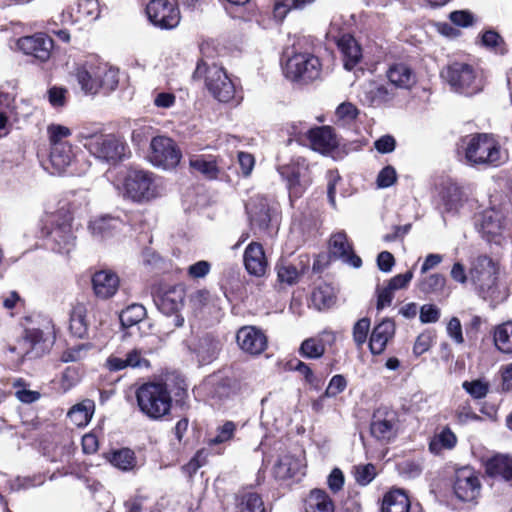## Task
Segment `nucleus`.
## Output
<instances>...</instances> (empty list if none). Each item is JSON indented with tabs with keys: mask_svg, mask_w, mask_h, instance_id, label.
<instances>
[{
	"mask_svg": "<svg viewBox=\"0 0 512 512\" xmlns=\"http://www.w3.org/2000/svg\"><path fill=\"white\" fill-rule=\"evenodd\" d=\"M76 200L65 209L46 213L39 221V238L41 246L58 253H68L76 244L75 230L72 226L73 213L77 206Z\"/></svg>",
	"mask_w": 512,
	"mask_h": 512,
	"instance_id": "f257e3e1",
	"label": "nucleus"
},
{
	"mask_svg": "<svg viewBox=\"0 0 512 512\" xmlns=\"http://www.w3.org/2000/svg\"><path fill=\"white\" fill-rule=\"evenodd\" d=\"M459 149L463 154V161L471 167L497 168L509 160L508 151L494 135L488 133L464 137Z\"/></svg>",
	"mask_w": 512,
	"mask_h": 512,
	"instance_id": "f03ea898",
	"label": "nucleus"
},
{
	"mask_svg": "<svg viewBox=\"0 0 512 512\" xmlns=\"http://www.w3.org/2000/svg\"><path fill=\"white\" fill-rule=\"evenodd\" d=\"M499 268L488 256H478L470 265L469 280L477 294L496 305L508 297V289L498 280Z\"/></svg>",
	"mask_w": 512,
	"mask_h": 512,
	"instance_id": "7ed1b4c3",
	"label": "nucleus"
},
{
	"mask_svg": "<svg viewBox=\"0 0 512 512\" xmlns=\"http://www.w3.org/2000/svg\"><path fill=\"white\" fill-rule=\"evenodd\" d=\"M74 75L87 95H95L100 90L114 91L119 83L118 70L95 57L77 64Z\"/></svg>",
	"mask_w": 512,
	"mask_h": 512,
	"instance_id": "20e7f679",
	"label": "nucleus"
},
{
	"mask_svg": "<svg viewBox=\"0 0 512 512\" xmlns=\"http://www.w3.org/2000/svg\"><path fill=\"white\" fill-rule=\"evenodd\" d=\"M77 139L96 158L108 163L122 160L126 154L127 145L113 134H103L99 129L82 128Z\"/></svg>",
	"mask_w": 512,
	"mask_h": 512,
	"instance_id": "39448f33",
	"label": "nucleus"
},
{
	"mask_svg": "<svg viewBox=\"0 0 512 512\" xmlns=\"http://www.w3.org/2000/svg\"><path fill=\"white\" fill-rule=\"evenodd\" d=\"M135 395L139 410L152 420L163 418L171 410L172 397L165 383H143L136 389Z\"/></svg>",
	"mask_w": 512,
	"mask_h": 512,
	"instance_id": "423d86ee",
	"label": "nucleus"
},
{
	"mask_svg": "<svg viewBox=\"0 0 512 512\" xmlns=\"http://www.w3.org/2000/svg\"><path fill=\"white\" fill-rule=\"evenodd\" d=\"M124 196L134 202L150 201L162 192L160 179L151 171L129 169L124 176Z\"/></svg>",
	"mask_w": 512,
	"mask_h": 512,
	"instance_id": "0eeeda50",
	"label": "nucleus"
},
{
	"mask_svg": "<svg viewBox=\"0 0 512 512\" xmlns=\"http://www.w3.org/2000/svg\"><path fill=\"white\" fill-rule=\"evenodd\" d=\"M287 79L298 84H309L321 77L322 63L320 59L308 51L294 50L287 56L284 68Z\"/></svg>",
	"mask_w": 512,
	"mask_h": 512,
	"instance_id": "6e6552de",
	"label": "nucleus"
},
{
	"mask_svg": "<svg viewBox=\"0 0 512 512\" xmlns=\"http://www.w3.org/2000/svg\"><path fill=\"white\" fill-rule=\"evenodd\" d=\"M194 77H204L207 89L218 101L228 103L236 99L235 84L223 67L215 63L208 64L202 60L197 64Z\"/></svg>",
	"mask_w": 512,
	"mask_h": 512,
	"instance_id": "1a4fd4ad",
	"label": "nucleus"
},
{
	"mask_svg": "<svg viewBox=\"0 0 512 512\" xmlns=\"http://www.w3.org/2000/svg\"><path fill=\"white\" fill-rule=\"evenodd\" d=\"M181 159L182 152L172 138L160 135L151 139L147 160L152 166L169 171L175 169Z\"/></svg>",
	"mask_w": 512,
	"mask_h": 512,
	"instance_id": "9d476101",
	"label": "nucleus"
},
{
	"mask_svg": "<svg viewBox=\"0 0 512 512\" xmlns=\"http://www.w3.org/2000/svg\"><path fill=\"white\" fill-rule=\"evenodd\" d=\"M443 77L451 87L466 96L474 95L483 88L482 79L477 75L472 66L455 62L443 72Z\"/></svg>",
	"mask_w": 512,
	"mask_h": 512,
	"instance_id": "9b49d317",
	"label": "nucleus"
},
{
	"mask_svg": "<svg viewBox=\"0 0 512 512\" xmlns=\"http://www.w3.org/2000/svg\"><path fill=\"white\" fill-rule=\"evenodd\" d=\"M185 287L182 284L164 286L157 291L155 303L158 309L167 316H172V324L182 327L185 319L179 313L184 305Z\"/></svg>",
	"mask_w": 512,
	"mask_h": 512,
	"instance_id": "f8f14e48",
	"label": "nucleus"
},
{
	"mask_svg": "<svg viewBox=\"0 0 512 512\" xmlns=\"http://www.w3.org/2000/svg\"><path fill=\"white\" fill-rule=\"evenodd\" d=\"M398 430L399 418L395 410L381 406L373 412L370 432L374 438L388 443L397 436Z\"/></svg>",
	"mask_w": 512,
	"mask_h": 512,
	"instance_id": "ddd939ff",
	"label": "nucleus"
},
{
	"mask_svg": "<svg viewBox=\"0 0 512 512\" xmlns=\"http://www.w3.org/2000/svg\"><path fill=\"white\" fill-rule=\"evenodd\" d=\"M150 22L161 29H173L180 22L177 6L168 0H151L146 6Z\"/></svg>",
	"mask_w": 512,
	"mask_h": 512,
	"instance_id": "4468645a",
	"label": "nucleus"
},
{
	"mask_svg": "<svg viewBox=\"0 0 512 512\" xmlns=\"http://www.w3.org/2000/svg\"><path fill=\"white\" fill-rule=\"evenodd\" d=\"M275 211V203L264 196L251 197L246 203L250 224L252 228H257L259 231H266L269 228Z\"/></svg>",
	"mask_w": 512,
	"mask_h": 512,
	"instance_id": "2eb2a0df",
	"label": "nucleus"
},
{
	"mask_svg": "<svg viewBox=\"0 0 512 512\" xmlns=\"http://www.w3.org/2000/svg\"><path fill=\"white\" fill-rule=\"evenodd\" d=\"M185 344L200 365L213 362L221 350L220 341L210 333L186 340Z\"/></svg>",
	"mask_w": 512,
	"mask_h": 512,
	"instance_id": "dca6fc26",
	"label": "nucleus"
},
{
	"mask_svg": "<svg viewBox=\"0 0 512 512\" xmlns=\"http://www.w3.org/2000/svg\"><path fill=\"white\" fill-rule=\"evenodd\" d=\"M291 128L293 129L291 134L305 135L310 147L322 154L329 153L338 146L337 137L330 126L310 128L306 131L302 128L298 129L296 125H292Z\"/></svg>",
	"mask_w": 512,
	"mask_h": 512,
	"instance_id": "f3484780",
	"label": "nucleus"
},
{
	"mask_svg": "<svg viewBox=\"0 0 512 512\" xmlns=\"http://www.w3.org/2000/svg\"><path fill=\"white\" fill-rule=\"evenodd\" d=\"M76 159V148L72 144H58L50 149L49 158L41 162L42 167L51 175H64Z\"/></svg>",
	"mask_w": 512,
	"mask_h": 512,
	"instance_id": "a211bd4d",
	"label": "nucleus"
},
{
	"mask_svg": "<svg viewBox=\"0 0 512 512\" xmlns=\"http://www.w3.org/2000/svg\"><path fill=\"white\" fill-rule=\"evenodd\" d=\"M481 484L477 473L470 467L455 472L453 491L461 501H473L480 494Z\"/></svg>",
	"mask_w": 512,
	"mask_h": 512,
	"instance_id": "6ab92c4d",
	"label": "nucleus"
},
{
	"mask_svg": "<svg viewBox=\"0 0 512 512\" xmlns=\"http://www.w3.org/2000/svg\"><path fill=\"white\" fill-rule=\"evenodd\" d=\"M395 97L393 89L381 81L369 80L360 86L358 98L363 105L380 107Z\"/></svg>",
	"mask_w": 512,
	"mask_h": 512,
	"instance_id": "aec40b11",
	"label": "nucleus"
},
{
	"mask_svg": "<svg viewBox=\"0 0 512 512\" xmlns=\"http://www.w3.org/2000/svg\"><path fill=\"white\" fill-rule=\"evenodd\" d=\"M125 223L118 217L101 215L92 218L87 225L91 237L96 241H103L118 235Z\"/></svg>",
	"mask_w": 512,
	"mask_h": 512,
	"instance_id": "412c9836",
	"label": "nucleus"
},
{
	"mask_svg": "<svg viewBox=\"0 0 512 512\" xmlns=\"http://www.w3.org/2000/svg\"><path fill=\"white\" fill-rule=\"evenodd\" d=\"M309 269V259L300 256L295 260L282 259L276 264L277 279L281 284L295 285Z\"/></svg>",
	"mask_w": 512,
	"mask_h": 512,
	"instance_id": "4be33fe9",
	"label": "nucleus"
},
{
	"mask_svg": "<svg viewBox=\"0 0 512 512\" xmlns=\"http://www.w3.org/2000/svg\"><path fill=\"white\" fill-rule=\"evenodd\" d=\"M56 340L55 327L48 317H41L34 327V357L50 353Z\"/></svg>",
	"mask_w": 512,
	"mask_h": 512,
	"instance_id": "5701e85b",
	"label": "nucleus"
},
{
	"mask_svg": "<svg viewBox=\"0 0 512 512\" xmlns=\"http://www.w3.org/2000/svg\"><path fill=\"white\" fill-rule=\"evenodd\" d=\"M236 340L241 350L251 355L261 354L267 347L266 335L254 326L240 328Z\"/></svg>",
	"mask_w": 512,
	"mask_h": 512,
	"instance_id": "b1692460",
	"label": "nucleus"
},
{
	"mask_svg": "<svg viewBox=\"0 0 512 512\" xmlns=\"http://www.w3.org/2000/svg\"><path fill=\"white\" fill-rule=\"evenodd\" d=\"M329 250L332 257L340 259L354 268H360L362 265L361 258L353 252L352 244L343 231L334 233L331 236Z\"/></svg>",
	"mask_w": 512,
	"mask_h": 512,
	"instance_id": "393cba45",
	"label": "nucleus"
},
{
	"mask_svg": "<svg viewBox=\"0 0 512 512\" xmlns=\"http://www.w3.org/2000/svg\"><path fill=\"white\" fill-rule=\"evenodd\" d=\"M92 289L96 297L109 299L119 289L120 279L116 272L111 269H100L91 278Z\"/></svg>",
	"mask_w": 512,
	"mask_h": 512,
	"instance_id": "a878e982",
	"label": "nucleus"
},
{
	"mask_svg": "<svg viewBox=\"0 0 512 512\" xmlns=\"http://www.w3.org/2000/svg\"><path fill=\"white\" fill-rule=\"evenodd\" d=\"M106 366L110 371H120L126 368L148 369L150 361L145 357L142 349L133 348L126 353L125 357L109 356Z\"/></svg>",
	"mask_w": 512,
	"mask_h": 512,
	"instance_id": "bb28decb",
	"label": "nucleus"
},
{
	"mask_svg": "<svg viewBox=\"0 0 512 512\" xmlns=\"http://www.w3.org/2000/svg\"><path fill=\"white\" fill-rule=\"evenodd\" d=\"M244 266L246 271L255 277L265 275L268 262L262 245L258 242H251L245 249Z\"/></svg>",
	"mask_w": 512,
	"mask_h": 512,
	"instance_id": "cd10ccee",
	"label": "nucleus"
},
{
	"mask_svg": "<svg viewBox=\"0 0 512 512\" xmlns=\"http://www.w3.org/2000/svg\"><path fill=\"white\" fill-rule=\"evenodd\" d=\"M335 340L334 332L324 330L315 337L305 339L299 353L305 358L318 359L325 353L326 346H332Z\"/></svg>",
	"mask_w": 512,
	"mask_h": 512,
	"instance_id": "c85d7f7f",
	"label": "nucleus"
},
{
	"mask_svg": "<svg viewBox=\"0 0 512 512\" xmlns=\"http://www.w3.org/2000/svg\"><path fill=\"white\" fill-rule=\"evenodd\" d=\"M337 47L346 70L354 69L361 62L363 58L362 48L352 35H341L337 40Z\"/></svg>",
	"mask_w": 512,
	"mask_h": 512,
	"instance_id": "c756f323",
	"label": "nucleus"
},
{
	"mask_svg": "<svg viewBox=\"0 0 512 512\" xmlns=\"http://www.w3.org/2000/svg\"><path fill=\"white\" fill-rule=\"evenodd\" d=\"M279 172L287 180V188L291 202L300 198L308 185V181L304 176L305 168L299 166L297 168L294 166H281L279 167Z\"/></svg>",
	"mask_w": 512,
	"mask_h": 512,
	"instance_id": "7c9ffc66",
	"label": "nucleus"
},
{
	"mask_svg": "<svg viewBox=\"0 0 512 512\" xmlns=\"http://www.w3.org/2000/svg\"><path fill=\"white\" fill-rule=\"evenodd\" d=\"M395 333L394 322L390 319H385L374 327L370 341L369 348L372 354H381Z\"/></svg>",
	"mask_w": 512,
	"mask_h": 512,
	"instance_id": "2f4dec72",
	"label": "nucleus"
},
{
	"mask_svg": "<svg viewBox=\"0 0 512 512\" xmlns=\"http://www.w3.org/2000/svg\"><path fill=\"white\" fill-rule=\"evenodd\" d=\"M302 469L303 465L299 458L291 454H284L274 465L273 472L276 478L285 480L303 474Z\"/></svg>",
	"mask_w": 512,
	"mask_h": 512,
	"instance_id": "473e14b6",
	"label": "nucleus"
},
{
	"mask_svg": "<svg viewBox=\"0 0 512 512\" xmlns=\"http://www.w3.org/2000/svg\"><path fill=\"white\" fill-rule=\"evenodd\" d=\"M305 512H334L335 506L328 493L322 489H313L305 499Z\"/></svg>",
	"mask_w": 512,
	"mask_h": 512,
	"instance_id": "72a5a7b5",
	"label": "nucleus"
},
{
	"mask_svg": "<svg viewBox=\"0 0 512 512\" xmlns=\"http://www.w3.org/2000/svg\"><path fill=\"white\" fill-rule=\"evenodd\" d=\"M189 165L194 172L209 180L217 179L221 172L218 161L211 156H193L189 160Z\"/></svg>",
	"mask_w": 512,
	"mask_h": 512,
	"instance_id": "f704fd0d",
	"label": "nucleus"
},
{
	"mask_svg": "<svg viewBox=\"0 0 512 512\" xmlns=\"http://www.w3.org/2000/svg\"><path fill=\"white\" fill-rule=\"evenodd\" d=\"M387 77L391 84L403 89H409L416 81L413 71L403 63L392 65L387 71Z\"/></svg>",
	"mask_w": 512,
	"mask_h": 512,
	"instance_id": "c9c22d12",
	"label": "nucleus"
},
{
	"mask_svg": "<svg viewBox=\"0 0 512 512\" xmlns=\"http://www.w3.org/2000/svg\"><path fill=\"white\" fill-rule=\"evenodd\" d=\"M486 472L492 477H499L505 481L512 482V458L504 455H497L486 463Z\"/></svg>",
	"mask_w": 512,
	"mask_h": 512,
	"instance_id": "e433bc0d",
	"label": "nucleus"
},
{
	"mask_svg": "<svg viewBox=\"0 0 512 512\" xmlns=\"http://www.w3.org/2000/svg\"><path fill=\"white\" fill-rule=\"evenodd\" d=\"M495 348L503 354H512V320L505 321L493 328Z\"/></svg>",
	"mask_w": 512,
	"mask_h": 512,
	"instance_id": "4c0bfd02",
	"label": "nucleus"
},
{
	"mask_svg": "<svg viewBox=\"0 0 512 512\" xmlns=\"http://www.w3.org/2000/svg\"><path fill=\"white\" fill-rule=\"evenodd\" d=\"M53 49L54 41L50 36L45 33L34 34V62L45 63L50 68Z\"/></svg>",
	"mask_w": 512,
	"mask_h": 512,
	"instance_id": "58836bf2",
	"label": "nucleus"
},
{
	"mask_svg": "<svg viewBox=\"0 0 512 512\" xmlns=\"http://www.w3.org/2000/svg\"><path fill=\"white\" fill-rule=\"evenodd\" d=\"M235 512H267V509L258 493L247 491L236 497Z\"/></svg>",
	"mask_w": 512,
	"mask_h": 512,
	"instance_id": "ea45409f",
	"label": "nucleus"
},
{
	"mask_svg": "<svg viewBox=\"0 0 512 512\" xmlns=\"http://www.w3.org/2000/svg\"><path fill=\"white\" fill-rule=\"evenodd\" d=\"M410 502L404 491L391 490L383 498L382 512H409Z\"/></svg>",
	"mask_w": 512,
	"mask_h": 512,
	"instance_id": "a19ab883",
	"label": "nucleus"
},
{
	"mask_svg": "<svg viewBox=\"0 0 512 512\" xmlns=\"http://www.w3.org/2000/svg\"><path fill=\"white\" fill-rule=\"evenodd\" d=\"M94 412V402L91 400H84L81 403L74 405L67 414L69 420L76 426H86Z\"/></svg>",
	"mask_w": 512,
	"mask_h": 512,
	"instance_id": "79ce46f5",
	"label": "nucleus"
},
{
	"mask_svg": "<svg viewBox=\"0 0 512 512\" xmlns=\"http://www.w3.org/2000/svg\"><path fill=\"white\" fill-rule=\"evenodd\" d=\"M457 443V437L448 427H445L436 434L430 441L429 450L434 454H439L444 449H452Z\"/></svg>",
	"mask_w": 512,
	"mask_h": 512,
	"instance_id": "37998d69",
	"label": "nucleus"
},
{
	"mask_svg": "<svg viewBox=\"0 0 512 512\" xmlns=\"http://www.w3.org/2000/svg\"><path fill=\"white\" fill-rule=\"evenodd\" d=\"M87 329L86 308L82 304H77L71 311L70 331L74 336L82 338L86 335Z\"/></svg>",
	"mask_w": 512,
	"mask_h": 512,
	"instance_id": "c03bdc74",
	"label": "nucleus"
},
{
	"mask_svg": "<svg viewBox=\"0 0 512 512\" xmlns=\"http://www.w3.org/2000/svg\"><path fill=\"white\" fill-rule=\"evenodd\" d=\"M109 461L113 466L123 471L132 470L136 466L135 454L128 448L114 451L111 454Z\"/></svg>",
	"mask_w": 512,
	"mask_h": 512,
	"instance_id": "a18cd8bd",
	"label": "nucleus"
},
{
	"mask_svg": "<svg viewBox=\"0 0 512 512\" xmlns=\"http://www.w3.org/2000/svg\"><path fill=\"white\" fill-rule=\"evenodd\" d=\"M503 229V221L501 215L494 211H486L482 216L481 230L484 234L489 236H496L501 233Z\"/></svg>",
	"mask_w": 512,
	"mask_h": 512,
	"instance_id": "49530a36",
	"label": "nucleus"
},
{
	"mask_svg": "<svg viewBox=\"0 0 512 512\" xmlns=\"http://www.w3.org/2000/svg\"><path fill=\"white\" fill-rule=\"evenodd\" d=\"M315 0H275L273 7V16L277 21H282L287 13L292 9H303L306 5Z\"/></svg>",
	"mask_w": 512,
	"mask_h": 512,
	"instance_id": "de8ad7c7",
	"label": "nucleus"
},
{
	"mask_svg": "<svg viewBox=\"0 0 512 512\" xmlns=\"http://www.w3.org/2000/svg\"><path fill=\"white\" fill-rule=\"evenodd\" d=\"M146 317V309L141 304H131L120 314L122 326L131 327L138 324Z\"/></svg>",
	"mask_w": 512,
	"mask_h": 512,
	"instance_id": "09e8293b",
	"label": "nucleus"
},
{
	"mask_svg": "<svg viewBox=\"0 0 512 512\" xmlns=\"http://www.w3.org/2000/svg\"><path fill=\"white\" fill-rule=\"evenodd\" d=\"M76 13L80 21H94L100 16L99 3L97 0H81L76 4Z\"/></svg>",
	"mask_w": 512,
	"mask_h": 512,
	"instance_id": "8fccbe9b",
	"label": "nucleus"
},
{
	"mask_svg": "<svg viewBox=\"0 0 512 512\" xmlns=\"http://www.w3.org/2000/svg\"><path fill=\"white\" fill-rule=\"evenodd\" d=\"M92 348L93 345L89 342L69 347L62 353L61 361L64 363L81 361L87 357Z\"/></svg>",
	"mask_w": 512,
	"mask_h": 512,
	"instance_id": "3c124183",
	"label": "nucleus"
},
{
	"mask_svg": "<svg viewBox=\"0 0 512 512\" xmlns=\"http://www.w3.org/2000/svg\"><path fill=\"white\" fill-rule=\"evenodd\" d=\"M462 388L473 398L476 400L483 399L487 396L490 384L485 379L479 378L471 381H464L462 383Z\"/></svg>",
	"mask_w": 512,
	"mask_h": 512,
	"instance_id": "603ef678",
	"label": "nucleus"
},
{
	"mask_svg": "<svg viewBox=\"0 0 512 512\" xmlns=\"http://www.w3.org/2000/svg\"><path fill=\"white\" fill-rule=\"evenodd\" d=\"M71 135V130L60 124H50L47 127V136L51 148L56 147L60 144H70L65 139Z\"/></svg>",
	"mask_w": 512,
	"mask_h": 512,
	"instance_id": "864d4df0",
	"label": "nucleus"
},
{
	"mask_svg": "<svg viewBox=\"0 0 512 512\" xmlns=\"http://www.w3.org/2000/svg\"><path fill=\"white\" fill-rule=\"evenodd\" d=\"M445 284V277L435 273L424 277L419 283V288L424 293H439L443 291Z\"/></svg>",
	"mask_w": 512,
	"mask_h": 512,
	"instance_id": "5fc2aeb1",
	"label": "nucleus"
},
{
	"mask_svg": "<svg viewBox=\"0 0 512 512\" xmlns=\"http://www.w3.org/2000/svg\"><path fill=\"white\" fill-rule=\"evenodd\" d=\"M237 425L233 421H226L216 429V435L208 440L210 446L226 443L233 439Z\"/></svg>",
	"mask_w": 512,
	"mask_h": 512,
	"instance_id": "6e6d98bb",
	"label": "nucleus"
},
{
	"mask_svg": "<svg viewBox=\"0 0 512 512\" xmlns=\"http://www.w3.org/2000/svg\"><path fill=\"white\" fill-rule=\"evenodd\" d=\"M212 296L207 289H198L189 295V306L194 314L201 312L210 304Z\"/></svg>",
	"mask_w": 512,
	"mask_h": 512,
	"instance_id": "4d7b16f0",
	"label": "nucleus"
},
{
	"mask_svg": "<svg viewBox=\"0 0 512 512\" xmlns=\"http://www.w3.org/2000/svg\"><path fill=\"white\" fill-rule=\"evenodd\" d=\"M312 298L319 309L329 307L334 302L333 289L327 284L320 285L314 290Z\"/></svg>",
	"mask_w": 512,
	"mask_h": 512,
	"instance_id": "13d9d810",
	"label": "nucleus"
},
{
	"mask_svg": "<svg viewBox=\"0 0 512 512\" xmlns=\"http://www.w3.org/2000/svg\"><path fill=\"white\" fill-rule=\"evenodd\" d=\"M80 381L79 370L75 367H67L60 379V390L65 393Z\"/></svg>",
	"mask_w": 512,
	"mask_h": 512,
	"instance_id": "bf43d9fd",
	"label": "nucleus"
},
{
	"mask_svg": "<svg viewBox=\"0 0 512 512\" xmlns=\"http://www.w3.org/2000/svg\"><path fill=\"white\" fill-rule=\"evenodd\" d=\"M370 329V319L369 318H361L359 319L354 327H353V339L357 346H362L366 340L367 335Z\"/></svg>",
	"mask_w": 512,
	"mask_h": 512,
	"instance_id": "052dcab7",
	"label": "nucleus"
},
{
	"mask_svg": "<svg viewBox=\"0 0 512 512\" xmlns=\"http://www.w3.org/2000/svg\"><path fill=\"white\" fill-rule=\"evenodd\" d=\"M73 453L74 446L70 441H68L63 445H57L54 447L51 455V461L69 463Z\"/></svg>",
	"mask_w": 512,
	"mask_h": 512,
	"instance_id": "680f3d73",
	"label": "nucleus"
},
{
	"mask_svg": "<svg viewBox=\"0 0 512 512\" xmlns=\"http://www.w3.org/2000/svg\"><path fill=\"white\" fill-rule=\"evenodd\" d=\"M67 89L53 86L46 92V97L54 108L63 107L66 103Z\"/></svg>",
	"mask_w": 512,
	"mask_h": 512,
	"instance_id": "e2e57ef3",
	"label": "nucleus"
},
{
	"mask_svg": "<svg viewBox=\"0 0 512 512\" xmlns=\"http://www.w3.org/2000/svg\"><path fill=\"white\" fill-rule=\"evenodd\" d=\"M433 338H434V336L430 331L422 332L416 338V341H415L414 347H413V353L416 356H420V355L424 354L425 352H427L432 345Z\"/></svg>",
	"mask_w": 512,
	"mask_h": 512,
	"instance_id": "0e129e2a",
	"label": "nucleus"
},
{
	"mask_svg": "<svg viewBox=\"0 0 512 512\" xmlns=\"http://www.w3.org/2000/svg\"><path fill=\"white\" fill-rule=\"evenodd\" d=\"M441 315L440 309L434 304H425L419 310V318L422 323H435Z\"/></svg>",
	"mask_w": 512,
	"mask_h": 512,
	"instance_id": "69168bd1",
	"label": "nucleus"
},
{
	"mask_svg": "<svg viewBox=\"0 0 512 512\" xmlns=\"http://www.w3.org/2000/svg\"><path fill=\"white\" fill-rule=\"evenodd\" d=\"M375 477V467L372 464L360 465L355 468V479L358 484L367 485Z\"/></svg>",
	"mask_w": 512,
	"mask_h": 512,
	"instance_id": "338daca9",
	"label": "nucleus"
},
{
	"mask_svg": "<svg viewBox=\"0 0 512 512\" xmlns=\"http://www.w3.org/2000/svg\"><path fill=\"white\" fill-rule=\"evenodd\" d=\"M450 21L459 27H469L474 22V17L472 13L466 10H457L453 11L449 15Z\"/></svg>",
	"mask_w": 512,
	"mask_h": 512,
	"instance_id": "774afa93",
	"label": "nucleus"
}]
</instances>
